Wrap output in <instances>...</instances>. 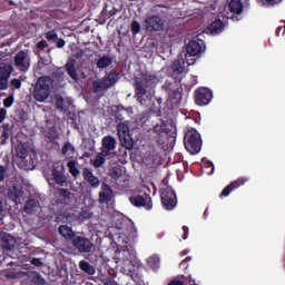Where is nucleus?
Returning a JSON list of instances; mask_svg holds the SVG:
<instances>
[{
  "mask_svg": "<svg viewBox=\"0 0 285 285\" xmlns=\"http://www.w3.org/2000/svg\"><path fill=\"white\" fill-rule=\"evenodd\" d=\"M105 285H117V283L112 278H107L105 279Z\"/></svg>",
  "mask_w": 285,
  "mask_h": 285,
  "instance_id": "nucleus-49",
  "label": "nucleus"
},
{
  "mask_svg": "<svg viewBox=\"0 0 285 285\" xmlns=\"http://www.w3.org/2000/svg\"><path fill=\"white\" fill-rule=\"evenodd\" d=\"M223 17H225L226 19H232V21H238L237 17L235 16H227L223 13Z\"/></svg>",
  "mask_w": 285,
  "mask_h": 285,
  "instance_id": "nucleus-57",
  "label": "nucleus"
},
{
  "mask_svg": "<svg viewBox=\"0 0 285 285\" xmlns=\"http://www.w3.org/2000/svg\"><path fill=\"white\" fill-rule=\"evenodd\" d=\"M229 10L232 14H240L244 12V3H242V0H230Z\"/></svg>",
  "mask_w": 285,
  "mask_h": 285,
  "instance_id": "nucleus-23",
  "label": "nucleus"
},
{
  "mask_svg": "<svg viewBox=\"0 0 285 285\" xmlns=\"http://www.w3.org/2000/svg\"><path fill=\"white\" fill-rule=\"evenodd\" d=\"M141 30V24H139V22L134 21L131 23V32L132 35H139V31Z\"/></svg>",
  "mask_w": 285,
  "mask_h": 285,
  "instance_id": "nucleus-38",
  "label": "nucleus"
},
{
  "mask_svg": "<svg viewBox=\"0 0 285 285\" xmlns=\"http://www.w3.org/2000/svg\"><path fill=\"white\" fill-rule=\"evenodd\" d=\"M168 285H184V282L181 281H171L168 283Z\"/></svg>",
  "mask_w": 285,
  "mask_h": 285,
  "instance_id": "nucleus-55",
  "label": "nucleus"
},
{
  "mask_svg": "<svg viewBox=\"0 0 285 285\" xmlns=\"http://www.w3.org/2000/svg\"><path fill=\"white\" fill-rule=\"evenodd\" d=\"M79 266L81 271H83L85 273H88L89 275H95L96 273L95 267L86 261H80Z\"/></svg>",
  "mask_w": 285,
  "mask_h": 285,
  "instance_id": "nucleus-30",
  "label": "nucleus"
},
{
  "mask_svg": "<svg viewBox=\"0 0 285 285\" xmlns=\"http://www.w3.org/2000/svg\"><path fill=\"white\" fill-rule=\"evenodd\" d=\"M206 168H212L210 171H207L208 175H213V173H215V165L213 163H207Z\"/></svg>",
  "mask_w": 285,
  "mask_h": 285,
  "instance_id": "nucleus-46",
  "label": "nucleus"
},
{
  "mask_svg": "<svg viewBox=\"0 0 285 285\" xmlns=\"http://www.w3.org/2000/svg\"><path fill=\"white\" fill-rule=\"evenodd\" d=\"M111 177L115 180L121 179L124 177V169H121L120 167H114L111 171Z\"/></svg>",
  "mask_w": 285,
  "mask_h": 285,
  "instance_id": "nucleus-33",
  "label": "nucleus"
},
{
  "mask_svg": "<svg viewBox=\"0 0 285 285\" xmlns=\"http://www.w3.org/2000/svg\"><path fill=\"white\" fill-rule=\"evenodd\" d=\"M66 70L69 77H71L73 81H77L78 77H77V69L75 68V58H69V60L66 63Z\"/></svg>",
  "mask_w": 285,
  "mask_h": 285,
  "instance_id": "nucleus-25",
  "label": "nucleus"
},
{
  "mask_svg": "<svg viewBox=\"0 0 285 285\" xmlns=\"http://www.w3.org/2000/svg\"><path fill=\"white\" fill-rule=\"evenodd\" d=\"M169 98L170 99H177V94H175V96H173V94H169Z\"/></svg>",
  "mask_w": 285,
  "mask_h": 285,
  "instance_id": "nucleus-61",
  "label": "nucleus"
},
{
  "mask_svg": "<svg viewBox=\"0 0 285 285\" xmlns=\"http://www.w3.org/2000/svg\"><path fill=\"white\" fill-rule=\"evenodd\" d=\"M46 46H48V43H46V41H40V42H38V48H39L40 50H46Z\"/></svg>",
  "mask_w": 285,
  "mask_h": 285,
  "instance_id": "nucleus-50",
  "label": "nucleus"
},
{
  "mask_svg": "<svg viewBox=\"0 0 285 285\" xmlns=\"http://www.w3.org/2000/svg\"><path fill=\"white\" fill-rule=\"evenodd\" d=\"M114 259L124 275H132L135 273V250L132 248L124 247L117 249Z\"/></svg>",
  "mask_w": 285,
  "mask_h": 285,
  "instance_id": "nucleus-1",
  "label": "nucleus"
},
{
  "mask_svg": "<svg viewBox=\"0 0 285 285\" xmlns=\"http://www.w3.org/2000/svg\"><path fill=\"white\" fill-rule=\"evenodd\" d=\"M28 147L26 146V144H19L16 148V155L17 157H19L20 159H26V157H28Z\"/></svg>",
  "mask_w": 285,
  "mask_h": 285,
  "instance_id": "nucleus-29",
  "label": "nucleus"
},
{
  "mask_svg": "<svg viewBox=\"0 0 285 285\" xmlns=\"http://www.w3.org/2000/svg\"><path fill=\"white\" fill-rule=\"evenodd\" d=\"M136 95L138 97V101H140V104H144V100H141V98L144 97V95H146V87L139 79L136 80Z\"/></svg>",
  "mask_w": 285,
  "mask_h": 285,
  "instance_id": "nucleus-28",
  "label": "nucleus"
},
{
  "mask_svg": "<svg viewBox=\"0 0 285 285\" xmlns=\"http://www.w3.org/2000/svg\"><path fill=\"white\" fill-rule=\"evenodd\" d=\"M14 104V96L11 95L3 100L4 108H10Z\"/></svg>",
  "mask_w": 285,
  "mask_h": 285,
  "instance_id": "nucleus-37",
  "label": "nucleus"
},
{
  "mask_svg": "<svg viewBox=\"0 0 285 285\" xmlns=\"http://www.w3.org/2000/svg\"><path fill=\"white\" fill-rule=\"evenodd\" d=\"M55 102H56V108L57 110H59L60 112H63V110H68V108H70V99L68 98H63L62 96H56L55 98Z\"/></svg>",
  "mask_w": 285,
  "mask_h": 285,
  "instance_id": "nucleus-20",
  "label": "nucleus"
},
{
  "mask_svg": "<svg viewBox=\"0 0 285 285\" xmlns=\"http://www.w3.org/2000/svg\"><path fill=\"white\" fill-rule=\"evenodd\" d=\"M89 202H90V203H89V206H95V200H92V199L89 198Z\"/></svg>",
  "mask_w": 285,
  "mask_h": 285,
  "instance_id": "nucleus-62",
  "label": "nucleus"
},
{
  "mask_svg": "<svg viewBox=\"0 0 285 285\" xmlns=\"http://www.w3.org/2000/svg\"><path fill=\"white\" fill-rule=\"evenodd\" d=\"M68 150H72V145H70V142L65 144L62 147V155H67Z\"/></svg>",
  "mask_w": 285,
  "mask_h": 285,
  "instance_id": "nucleus-43",
  "label": "nucleus"
},
{
  "mask_svg": "<svg viewBox=\"0 0 285 285\" xmlns=\"http://www.w3.org/2000/svg\"><path fill=\"white\" fill-rule=\"evenodd\" d=\"M3 213V202L0 200V214Z\"/></svg>",
  "mask_w": 285,
  "mask_h": 285,
  "instance_id": "nucleus-60",
  "label": "nucleus"
},
{
  "mask_svg": "<svg viewBox=\"0 0 285 285\" xmlns=\"http://www.w3.org/2000/svg\"><path fill=\"white\" fill-rule=\"evenodd\" d=\"M147 266L151 268V271H158V268L161 266V258H159V255L154 254L147 258Z\"/></svg>",
  "mask_w": 285,
  "mask_h": 285,
  "instance_id": "nucleus-24",
  "label": "nucleus"
},
{
  "mask_svg": "<svg viewBox=\"0 0 285 285\" xmlns=\"http://www.w3.org/2000/svg\"><path fill=\"white\" fill-rule=\"evenodd\" d=\"M6 177V169L3 168V166H0V181H3Z\"/></svg>",
  "mask_w": 285,
  "mask_h": 285,
  "instance_id": "nucleus-47",
  "label": "nucleus"
},
{
  "mask_svg": "<svg viewBox=\"0 0 285 285\" xmlns=\"http://www.w3.org/2000/svg\"><path fill=\"white\" fill-rule=\"evenodd\" d=\"M188 253H190L188 249H185L180 253V255L184 257V255H188Z\"/></svg>",
  "mask_w": 285,
  "mask_h": 285,
  "instance_id": "nucleus-59",
  "label": "nucleus"
},
{
  "mask_svg": "<svg viewBox=\"0 0 285 285\" xmlns=\"http://www.w3.org/2000/svg\"><path fill=\"white\" fill-rule=\"evenodd\" d=\"M60 195H62V197H70V191L67 189H60Z\"/></svg>",
  "mask_w": 285,
  "mask_h": 285,
  "instance_id": "nucleus-53",
  "label": "nucleus"
},
{
  "mask_svg": "<svg viewBox=\"0 0 285 285\" xmlns=\"http://www.w3.org/2000/svg\"><path fill=\"white\" fill-rule=\"evenodd\" d=\"M246 181H248V178H239L237 180H235L234 183H232V188H239V186H244V184H246Z\"/></svg>",
  "mask_w": 285,
  "mask_h": 285,
  "instance_id": "nucleus-35",
  "label": "nucleus"
},
{
  "mask_svg": "<svg viewBox=\"0 0 285 285\" xmlns=\"http://www.w3.org/2000/svg\"><path fill=\"white\" fill-rule=\"evenodd\" d=\"M39 210H41V204L39 203V198H33L26 203L24 212L28 213V215L39 213Z\"/></svg>",
  "mask_w": 285,
  "mask_h": 285,
  "instance_id": "nucleus-19",
  "label": "nucleus"
},
{
  "mask_svg": "<svg viewBox=\"0 0 285 285\" xmlns=\"http://www.w3.org/2000/svg\"><path fill=\"white\" fill-rule=\"evenodd\" d=\"M10 83H11V86H12L13 88H16L17 90H19V88H21V80L17 79V78L12 79V80L10 81Z\"/></svg>",
  "mask_w": 285,
  "mask_h": 285,
  "instance_id": "nucleus-41",
  "label": "nucleus"
},
{
  "mask_svg": "<svg viewBox=\"0 0 285 285\" xmlns=\"http://www.w3.org/2000/svg\"><path fill=\"white\" fill-rule=\"evenodd\" d=\"M111 63H112V59L108 56H104L98 59L97 68H100V69L108 68V66H110Z\"/></svg>",
  "mask_w": 285,
  "mask_h": 285,
  "instance_id": "nucleus-31",
  "label": "nucleus"
},
{
  "mask_svg": "<svg viewBox=\"0 0 285 285\" xmlns=\"http://www.w3.org/2000/svg\"><path fill=\"white\" fill-rule=\"evenodd\" d=\"M58 233H60L67 242H72L77 235H75V232L72 228H70L68 225H61L58 229Z\"/></svg>",
  "mask_w": 285,
  "mask_h": 285,
  "instance_id": "nucleus-22",
  "label": "nucleus"
},
{
  "mask_svg": "<svg viewBox=\"0 0 285 285\" xmlns=\"http://www.w3.org/2000/svg\"><path fill=\"white\" fill-rule=\"evenodd\" d=\"M52 78L48 76L40 77L33 88V98L39 104H43L52 95Z\"/></svg>",
  "mask_w": 285,
  "mask_h": 285,
  "instance_id": "nucleus-3",
  "label": "nucleus"
},
{
  "mask_svg": "<svg viewBox=\"0 0 285 285\" xmlns=\"http://www.w3.org/2000/svg\"><path fill=\"white\" fill-rule=\"evenodd\" d=\"M13 70L14 67L12 65L6 62L0 63V91L8 90Z\"/></svg>",
  "mask_w": 285,
  "mask_h": 285,
  "instance_id": "nucleus-9",
  "label": "nucleus"
},
{
  "mask_svg": "<svg viewBox=\"0 0 285 285\" xmlns=\"http://www.w3.org/2000/svg\"><path fill=\"white\" fill-rule=\"evenodd\" d=\"M267 3H271L272 6H275V3H281L282 0H266Z\"/></svg>",
  "mask_w": 285,
  "mask_h": 285,
  "instance_id": "nucleus-58",
  "label": "nucleus"
},
{
  "mask_svg": "<svg viewBox=\"0 0 285 285\" xmlns=\"http://www.w3.org/2000/svg\"><path fill=\"white\" fill-rule=\"evenodd\" d=\"M68 168L72 177H77V175H79V169L77 168V161L70 160L68 163Z\"/></svg>",
  "mask_w": 285,
  "mask_h": 285,
  "instance_id": "nucleus-34",
  "label": "nucleus"
},
{
  "mask_svg": "<svg viewBox=\"0 0 285 285\" xmlns=\"http://www.w3.org/2000/svg\"><path fill=\"white\" fill-rule=\"evenodd\" d=\"M6 277H8L9 279H17V277H19V274H17L14 272H10V273L6 274Z\"/></svg>",
  "mask_w": 285,
  "mask_h": 285,
  "instance_id": "nucleus-45",
  "label": "nucleus"
},
{
  "mask_svg": "<svg viewBox=\"0 0 285 285\" xmlns=\"http://www.w3.org/2000/svg\"><path fill=\"white\" fill-rule=\"evenodd\" d=\"M187 66H193V62H189L188 59H187Z\"/></svg>",
  "mask_w": 285,
  "mask_h": 285,
  "instance_id": "nucleus-64",
  "label": "nucleus"
},
{
  "mask_svg": "<svg viewBox=\"0 0 285 285\" xmlns=\"http://www.w3.org/2000/svg\"><path fill=\"white\" fill-rule=\"evenodd\" d=\"M92 217V212L90 209H83L80 213V219H90Z\"/></svg>",
  "mask_w": 285,
  "mask_h": 285,
  "instance_id": "nucleus-40",
  "label": "nucleus"
},
{
  "mask_svg": "<svg viewBox=\"0 0 285 285\" xmlns=\"http://www.w3.org/2000/svg\"><path fill=\"white\" fill-rule=\"evenodd\" d=\"M110 199H112V188L104 183L99 191L98 202L99 204H108Z\"/></svg>",
  "mask_w": 285,
  "mask_h": 285,
  "instance_id": "nucleus-16",
  "label": "nucleus"
},
{
  "mask_svg": "<svg viewBox=\"0 0 285 285\" xmlns=\"http://www.w3.org/2000/svg\"><path fill=\"white\" fill-rule=\"evenodd\" d=\"M204 50H206V46L204 45V42H197L195 40H191L187 45L186 59H188V57H197V56L202 55V52H204Z\"/></svg>",
  "mask_w": 285,
  "mask_h": 285,
  "instance_id": "nucleus-14",
  "label": "nucleus"
},
{
  "mask_svg": "<svg viewBox=\"0 0 285 285\" xmlns=\"http://www.w3.org/2000/svg\"><path fill=\"white\" fill-rule=\"evenodd\" d=\"M71 244L78 253H90L92 250V242L83 236H76Z\"/></svg>",
  "mask_w": 285,
  "mask_h": 285,
  "instance_id": "nucleus-12",
  "label": "nucleus"
},
{
  "mask_svg": "<svg viewBox=\"0 0 285 285\" xmlns=\"http://www.w3.org/2000/svg\"><path fill=\"white\" fill-rule=\"evenodd\" d=\"M154 132L158 135V137H164V135H168V125L164 121L158 122L154 127Z\"/></svg>",
  "mask_w": 285,
  "mask_h": 285,
  "instance_id": "nucleus-27",
  "label": "nucleus"
},
{
  "mask_svg": "<svg viewBox=\"0 0 285 285\" xmlns=\"http://www.w3.org/2000/svg\"><path fill=\"white\" fill-rule=\"evenodd\" d=\"M31 264H32L33 266H43V262H41L40 258H33V259L31 261Z\"/></svg>",
  "mask_w": 285,
  "mask_h": 285,
  "instance_id": "nucleus-44",
  "label": "nucleus"
},
{
  "mask_svg": "<svg viewBox=\"0 0 285 285\" xmlns=\"http://www.w3.org/2000/svg\"><path fill=\"white\" fill-rule=\"evenodd\" d=\"M82 177L85 181H88L90 184L91 188H97L101 184V181H99V178H97V176L92 174V170L88 168H85L82 170Z\"/></svg>",
  "mask_w": 285,
  "mask_h": 285,
  "instance_id": "nucleus-17",
  "label": "nucleus"
},
{
  "mask_svg": "<svg viewBox=\"0 0 285 285\" xmlns=\"http://www.w3.org/2000/svg\"><path fill=\"white\" fill-rule=\"evenodd\" d=\"M150 81H151L150 82L151 88H155V86H157V78L151 77Z\"/></svg>",
  "mask_w": 285,
  "mask_h": 285,
  "instance_id": "nucleus-56",
  "label": "nucleus"
},
{
  "mask_svg": "<svg viewBox=\"0 0 285 285\" xmlns=\"http://www.w3.org/2000/svg\"><path fill=\"white\" fill-rule=\"evenodd\" d=\"M193 257L188 256L186 257L181 263H180V266L184 267L186 266V264H188V262H191Z\"/></svg>",
  "mask_w": 285,
  "mask_h": 285,
  "instance_id": "nucleus-51",
  "label": "nucleus"
},
{
  "mask_svg": "<svg viewBox=\"0 0 285 285\" xmlns=\"http://www.w3.org/2000/svg\"><path fill=\"white\" fill-rule=\"evenodd\" d=\"M102 148L104 150H107V153L115 150V148H117V139L112 136H105L102 138Z\"/></svg>",
  "mask_w": 285,
  "mask_h": 285,
  "instance_id": "nucleus-21",
  "label": "nucleus"
},
{
  "mask_svg": "<svg viewBox=\"0 0 285 285\" xmlns=\"http://www.w3.org/2000/svg\"><path fill=\"white\" fill-rule=\"evenodd\" d=\"M118 137L120 139L121 146L126 148V150H132L135 142L132 141V137L130 136V127L126 122L118 124L117 127Z\"/></svg>",
  "mask_w": 285,
  "mask_h": 285,
  "instance_id": "nucleus-7",
  "label": "nucleus"
},
{
  "mask_svg": "<svg viewBox=\"0 0 285 285\" xmlns=\"http://www.w3.org/2000/svg\"><path fill=\"white\" fill-rule=\"evenodd\" d=\"M185 148L190 155H197L202 150V136L197 130L187 129L185 132Z\"/></svg>",
  "mask_w": 285,
  "mask_h": 285,
  "instance_id": "nucleus-4",
  "label": "nucleus"
},
{
  "mask_svg": "<svg viewBox=\"0 0 285 285\" xmlns=\"http://www.w3.org/2000/svg\"><path fill=\"white\" fill-rule=\"evenodd\" d=\"M117 81H119V75H117L115 71H110L108 76L102 80H95L92 82V87L95 92H101V90H108V88H112Z\"/></svg>",
  "mask_w": 285,
  "mask_h": 285,
  "instance_id": "nucleus-8",
  "label": "nucleus"
},
{
  "mask_svg": "<svg viewBox=\"0 0 285 285\" xmlns=\"http://www.w3.org/2000/svg\"><path fill=\"white\" fill-rule=\"evenodd\" d=\"M52 177L59 186H63V184H66L67 178L66 175H63V164H57L53 166Z\"/></svg>",
  "mask_w": 285,
  "mask_h": 285,
  "instance_id": "nucleus-15",
  "label": "nucleus"
},
{
  "mask_svg": "<svg viewBox=\"0 0 285 285\" xmlns=\"http://www.w3.org/2000/svg\"><path fill=\"white\" fill-rule=\"evenodd\" d=\"M233 190H235V188L232 185H228L226 188L223 189V191L220 193V197H228V195H230V193H233Z\"/></svg>",
  "mask_w": 285,
  "mask_h": 285,
  "instance_id": "nucleus-39",
  "label": "nucleus"
},
{
  "mask_svg": "<svg viewBox=\"0 0 285 285\" xmlns=\"http://www.w3.org/2000/svg\"><path fill=\"white\" fill-rule=\"evenodd\" d=\"M166 26V20L157 14L147 16L142 22V28L147 32H161Z\"/></svg>",
  "mask_w": 285,
  "mask_h": 285,
  "instance_id": "nucleus-6",
  "label": "nucleus"
},
{
  "mask_svg": "<svg viewBox=\"0 0 285 285\" xmlns=\"http://www.w3.org/2000/svg\"><path fill=\"white\" fill-rule=\"evenodd\" d=\"M110 157V151L108 150H102L99 154L96 155L95 159H91L92 166L95 168H101L104 164H106V159Z\"/></svg>",
  "mask_w": 285,
  "mask_h": 285,
  "instance_id": "nucleus-18",
  "label": "nucleus"
},
{
  "mask_svg": "<svg viewBox=\"0 0 285 285\" xmlns=\"http://www.w3.org/2000/svg\"><path fill=\"white\" fill-rule=\"evenodd\" d=\"M213 101V91L208 88H199L195 92V104L197 106H208Z\"/></svg>",
  "mask_w": 285,
  "mask_h": 285,
  "instance_id": "nucleus-13",
  "label": "nucleus"
},
{
  "mask_svg": "<svg viewBox=\"0 0 285 285\" xmlns=\"http://www.w3.org/2000/svg\"><path fill=\"white\" fill-rule=\"evenodd\" d=\"M282 32H285V26H281L276 29V35L279 37V35H282Z\"/></svg>",
  "mask_w": 285,
  "mask_h": 285,
  "instance_id": "nucleus-52",
  "label": "nucleus"
},
{
  "mask_svg": "<svg viewBox=\"0 0 285 285\" xmlns=\"http://www.w3.org/2000/svg\"><path fill=\"white\" fill-rule=\"evenodd\" d=\"M210 35H219L224 30V22L222 20L216 19L214 22L210 23L208 28Z\"/></svg>",
  "mask_w": 285,
  "mask_h": 285,
  "instance_id": "nucleus-26",
  "label": "nucleus"
},
{
  "mask_svg": "<svg viewBox=\"0 0 285 285\" xmlns=\"http://www.w3.org/2000/svg\"><path fill=\"white\" fill-rule=\"evenodd\" d=\"M14 67L21 72L30 70V53L28 51H20L14 56Z\"/></svg>",
  "mask_w": 285,
  "mask_h": 285,
  "instance_id": "nucleus-10",
  "label": "nucleus"
},
{
  "mask_svg": "<svg viewBox=\"0 0 285 285\" xmlns=\"http://www.w3.org/2000/svg\"><path fill=\"white\" fill-rule=\"evenodd\" d=\"M57 41V48H63L66 46V41L63 39H58Z\"/></svg>",
  "mask_w": 285,
  "mask_h": 285,
  "instance_id": "nucleus-48",
  "label": "nucleus"
},
{
  "mask_svg": "<svg viewBox=\"0 0 285 285\" xmlns=\"http://www.w3.org/2000/svg\"><path fill=\"white\" fill-rule=\"evenodd\" d=\"M160 197L165 210H175L177 207V194L171 187L164 185L160 189Z\"/></svg>",
  "mask_w": 285,
  "mask_h": 285,
  "instance_id": "nucleus-5",
  "label": "nucleus"
},
{
  "mask_svg": "<svg viewBox=\"0 0 285 285\" xmlns=\"http://www.w3.org/2000/svg\"><path fill=\"white\" fill-rule=\"evenodd\" d=\"M129 202L132 206H137L138 208L142 206L146 210H153V199L150 198V195L146 193L129 197Z\"/></svg>",
  "mask_w": 285,
  "mask_h": 285,
  "instance_id": "nucleus-11",
  "label": "nucleus"
},
{
  "mask_svg": "<svg viewBox=\"0 0 285 285\" xmlns=\"http://www.w3.org/2000/svg\"><path fill=\"white\" fill-rule=\"evenodd\" d=\"M112 232L116 239L122 244H128V242L137 237V227H135V223L128 219L118 220Z\"/></svg>",
  "mask_w": 285,
  "mask_h": 285,
  "instance_id": "nucleus-2",
  "label": "nucleus"
},
{
  "mask_svg": "<svg viewBox=\"0 0 285 285\" xmlns=\"http://www.w3.org/2000/svg\"><path fill=\"white\" fill-rule=\"evenodd\" d=\"M83 52L77 53L76 57H82Z\"/></svg>",
  "mask_w": 285,
  "mask_h": 285,
  "instance_id": "nucleus-63",
  "label": "nucleus"
},
{
  "mask_svg": "<svg viewBox=\"0 0 285 285\" xmlns=\"http://www.w3.org/2000/svg\"><path fill=\"white\" fill-rule=\"evenodd\" d=\"M7 115H8V111L6 109L1 108L0 109V124H3Z\"/></svg>",
  "mask_w": 285,
  "mask_h": 285,
  "instance_id": "nucleus-42",
  "label": "nucleus"
},
{
  "mask_svg": "<svg viewBox=\"0 0 285 285\" xmlns=\"http://www.w3.org/2000/svg\"><path fill=\"white\" fill-rule=\"evenodd\" d=\"M46 39L48 41H57V39H58L57 31L51 30V31L47 32L46 33Z\"/></svg>",
  "mask_w": 285,
  "mask_h": 285,
  "instance_id": "nucleus-36",
  "label": "nucleus"
},
{
  "mask_svg": "<svg viewBox=\"0 0 285 285\" xmlns=\"http://www.w3.org/2000/svg\"><path fill=\"white\" fill-rule=\"evenodd\" d=\"M183 230H184V237H183V239H188V227L184 226V227H183Z\"/></svg>",
  "mask_w": 285,
  "mask_h": 285,
  "instance_id": "nucleus-54",
  "label": "nucleus"
},
{
  "mask_svg": "<svg viewBox=\"0 0 285 285\" xmlns=\"http://www.w3.org/2000/svg\"><path fill=\"white\" fill-rule=\"evenodd\" d=\"M171 69L174 70V72L181 75V72H184L186 70V67L184 66L183 60H175L171 66Z\"/></svg>",
  "mask_w": 285,
  "mask_h": 285,
  "instance_id": "nucleus-32",
  "label": "nucleus"
}]
</instances>
